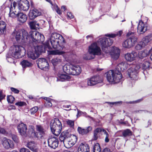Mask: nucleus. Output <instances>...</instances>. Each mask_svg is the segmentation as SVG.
<instances>
[{"instance_id":"nucleus-54","label":"nucleus","mask_w":152,"mask_h":152,"mask_svg":"<svg viewBox=\"0 0 152 152\" xmlns=\"http://www.w3.org/2000/svg\"><path fill=\"white\" fill-rule=\"evenodd\" d=\"M74 121L70 120H68L66 121L67 124L71 127H73L74 126Z\"/></svg>"},{"instance_id":"nucleus-46","label":"nucleus","mask_w":152,"mask_h":152,"mask_svg":"<svg viewBox=\"0 0 152 152\" xmlns=\"http://www.w3.org/2000/svg\"><path fill=\"white\" fill-rule=\"evenodd\" d=\"M105 103H107L109 105H110L111 107H112L113 105H120L122 104V102L121 101L115 102H106Z\"/></svg>"},{"instance_id":"nucleus-25","label":"nucleus","mask_w":152,"mask_h":152,"mask_svg":"<svg viewBox=\"0 0 152 152\" xmlns=\"http://www.w3.org/2000/svg\"><path fill=\"white\" fill-rule=\"evenodd\" d=\"M137 55V53L135 51H132L131 53L126 54L125 55V58L127 61H132L134 60Z\"/></svg>"},{"instance_id":"nucleus-37","label":"nucleus","mask_w":152,"mask_h":152,"mask_svg":"<svg viewBox=\"0 0 152 152\" xmlns=\"http://www.w3.org/2000/svg\"><path fill=\"white\" fill-rule=\"evenodd\" d=\"M29 24L32 29L37 30L38 29H39V24L35 21L30 22Z\"/></svg>"},{"instance_id":"nucleus-31","label":"nucleus","mask_w":152,"mask_h":152,"mask_svg":"<svg viewBox=\"0 0 152 152\" xmlns=\"http://www.w3.org/2000/svg\"><path fill=\"white\" fill-rule=\"evenodd\" d=\"M92 129V127L91 126H88L87 129H83L82 128L78 127V131L79 134L82 135L86 134Z\"/></svg>"},{"instance_id":"nucleus-61","label":"nucleus","mask_w":152,"mask_h":152,"mask_svg":"<svg viewBox=\"0 0 152 152\" xmlns=\"http://www.w3.org/2000/svg\"><path fill=\"white\" fill-rule=\"evenodd\" d=\"M141 100H142L141 99H138L137 100H136L135 101L129 102H128V103H129L130 104L136 103L140 102L141 101Z\"/></svg>"},{"instance_id":"nucleus-48","label":"nucleus","mask_w":152,"mask_h":152,"mask_svg":"<svg viewBox=\"0 0 152 152\" xmlns=\"http://www.w3.org/2000/svg\"><path fill=\"white\" fill-rule=\"evenodd\" d=\"M61 61L60 59L58 58H54L52 60V62L54 66H56L57 64L60 63Z\"/></svg>"},{"instance_id":"nucleus-39","label":"nucleus","mask_w":152,"mask_h":152,"mask_svg":"<svg viewBox=\"0 0 152 152\" xmlns=\"http://www.w3.org/2000/svg\"><path fill=\"white\" fill-rule=\"evenodd\" d=\"M71 64L70 65H64L63 69L64 72L67 74L71 75Z\"/></svg>"},{"instance_id":"nucleus-23","label":"nucleus","mask_w":152,"mask_h":152,"mask_svg":"<svg viewBox=\"0 0 152 152\" xmlns=\"http://www.w3.org/2000/svg\"><path fill=\"white\" fill-rule=\"evenodd\" d=\"M71 75H78L81 72V67L78 65L71 64Z\"/></svg>"},{"instance_id":"nucleus-8","label":"nucleus","mask_w":152,"mask_h":152,"mask_svg":"<svg viewBox=\"0 0 152 152\" xmlns=\"http://www.w3.org/2000/svg\"><path fill=\"white\" fill-rule=\"evenodd\" d=\"M135 33L132 32H129L127 34L128 36H132L129 38L125 40L122 43L123 46L129 48L133 46L137 41V38L135 36Z\"/></svg>"},{"instance_id":"nucleus-11","label":"nucleus","mask_w":152,"mask_h":152,"mask_svg":"<svg viewBox=\"0 0 152 152\" xmlns=\"http://www.w3.org/2000/svg\"><path fill=\"white\" fill-rule=\"evenodd\" d=\"M17 128L18 132L22 137H32L31 132V130L27 132V126L26 124L21 123L18 125Z\"/></svg>"},{"instance_id":"nucleus-53","label":"nucleus","mask_w":152,"mask_h":152,"mask_svg":"<svg viewBox=\"0 0 152 152\" xmlns=\"http://www.w3.org/2000/svg\"><path fill=\"white\" fill-rule=\"evenodd\" d=\"M38 110V108L37 107H34L30 110L31 114H33L35 113Z\"/></svg>"},{"instance_id":"nucleus-55","label":"nucleus","mask_w":152,"mask_h":152,"mask_svg":"<svg viewBox=\"0 0 152 152\" xmlns=\"http://www.w3.org/2000/svg\"><path fill=\"white\" fill-rule=\"evenodd\" d=\"M12 152H18L16 151H13ZM20 152H31L29 150L26 148H22L20 150Z\"/></svg>"},{"instance_id":"nucleus-12","label":"nucleus","mask_w":152,"mask_h":152,"mask_svg":"<svg viewBox=\"0 0 152 152\" xmlns=\"http://www.w3.org/2000/svg\"><path fill=\"white\" fill-rule=\"evenodd\" d=\"M37 62L38 67L41 69L45 71L49 69V65L48 61L44 58H41L38 59Z\"/></svg>"},{"instance_id":"nucleus-38","label":"nucleus","mask_w":152,"mask_h":152,"mask_svg":"<svg viewBox=\"0 0 152 152\" xmlns=\"http://www.w3.org/2000/svg\"><path fill=\"white\" fill-rule=\"evenodd\" d=\"M151 40H152V34H151L145 36L143 38L142 42L145 46Z\"/></svg>"},{"instance_id":"nucleus-41","label":"nucleus","mask_w":152,"mask_h":152,"mask_svg":"<svg viewBox=\"0 0 152 152\" xmlns=\"http://www.w3.org/2000/svg\"><path fill=\"white\" fill-rule=\"evenodd\" d=\"M63 143L65 147L67 148H70L74 145L72 141H70V138L64 142Z\"/></svg>"},{"instance_id":"nucleus-32","label":"nucleus","mask_w":152,"mask_h":152,"mask_svg":"<svg viewBox=\"0 0 152 152\" xmlns=\"http://www.w3.org/2000/svg\"><path fill=\"white\" fill-rule=\"evenodd\" d=\"M150 66V63L147 61H144L143 64H141V67L140 68H141L143 70V73L144 75L145 74V71L147 72V71L149 69Z\"/></svg>"},{"instance_id":"nucleus-64","label":"nucleus","mask_w":152,"mask_h":152,"mask_svg":"<svg viewBox=\"0 0 152 152\" xmlns=\"http://www.w3.org/2000/svg\"><path fill=\"white\" fill-rule=\"evenodd\" d=\"M98 137V134L96 133L95 132H94V135L93 137V140H96L97 139Z\"/></svg>"},{"instance_id":"nucleus-13","label":"nucleus","mask_w":152,"mask_h":152,"mask_svg":"<svg viewBox=\"0 0 152 152\" xmlns=\"http://www.w3.org/2000/svg\"><path fill=\"white\" fill-rule=\"evenodd\" d=\"M88 79L89 82L88 84H89L90 86H93L99 83H100L101 86L103 84L102 78L99 76H94Z\"/></svg>"},{"instance_id":"nucleus-49","label":"nucleus","mask_w":152,"mask_h":152,"mask_svg":"<svg viewBox=\"0 0 152 152\" xmlns=\"http://www.w3.org/2000/svg\"><path fill=\"white\" fill-rule=\"evenodd\" d=\"M0 133L8 136L9 134V132H7L4 128L0 127Z\"/></svg>"},{"instance_id":"nucleus-28","label":"nucleus","mask_w":152,"mask_h":152,"mask_svg":"<svg viewBox=\"0 0 152 152\" xmlns=\"http://www.w3.org/2000/svg\"><path fill=\"white\" fill-rule=\"evenodd\" d=\"M16 17H18V20L20 22L22 23L25 22L27 19L26 15L23 12H18Z\"/></svg>"},{"instance_id":"nucleus-57","label":"nucleus","mask_w":152,"mask_h":152,"mask_svg":"<svg viewBox=\"0 0 152 152\" xmlns=\"http://www.w3.org/2000/svg\"><path fill=\"white\" fill-rule=\"evenodd\" d=\"M15 104L19 106H23L26 105V104L25 102H20L16 103Z\"/></svg>"},{"instance_id":"nucleus-22","label":"nucleus","mask_w":152,"mask_h":152,"mask_svg":"<svg viewBox=\"0 0 152 152\" xmlns=\"http://www.w3.org/2000/svg\"><path fill=\"white\" fill-rule=\"evenodd\" d=\"M41 13L39 10L37 9L34 8L29 11L28 16L31 20H33L37 17L41 15Z\"/></svg>"},{"instance_id":"nucleus-50","label":"nucleus","mask_w":152,"mask_h":152,"mask_svg":"<svg viewBox=\"0 0 152 152\" xmlns=\"http://www.w3.org/2000/svg\"><path fill=\"white\" fill-rule=\"evenodd\" d=\"M7 100L9 103H12L15 100V98L11 95L8 96L7 98Z\"/></svg>"},{"instance_id":"nucleus-33","label":"nucleus","mask_w":152,"mask_h":152,"mask_svg":"<svg viewBox=\"0 0 152 152\" xmlns=\"http://www.w3.org/2000/svg\"><path fill=\"white\" fill-rule=\"evenodd\" d=\"M58 77L57 78V81H63L65 80H69L70 79V77L65 74H58Z\"/></svg>"},{"instance_id":"nucleus-27","label":"nucleus","mask_w":152,"mask_h":152,"mask_svg":"<svg viewBox=\"0 0 152 152\" xmlns=\"http://www.w3.org/2000/svg\"><path fill=\"white\" fill-rule=\"evenodd\" d=\"M120 53V50L118 48H114L113 51L110 53L111 58L114 60H117L119 56Z\"/></svg>"},{"instance_id":"nucleus-43","label":"nucleus","mask_w":152,"mask_h":152,"mask_svg":"<svg viewBox=\"0 0 152 152\" xmlns=\"http://www.w3.org/2000/svg\"><path fill=\"white\" fill-rule=\"evenodd\" d=\"M8 136L11 137L15 142H18V139L17 136L15 134H12L11 131L9 132V134Z\"/></svg>"},{"instance_id":"nucleus-29","label":"nucleus","mask_w":152,"mask_h":152,"mask_svg":"<svg viewBox=\"0 0 152 152\" xmlns=\"http://www.w3.org/2000/svg\"><path fill=\"white\" fill-rule=\"evenodd\" d=\"M78 151L80 152H89V147L87 144H84L82 143L78 149Z\"/></svg>"},{"instance_id":"nucleus-21","label":"nucleus","mask_w":152,"mask_h":152,"mask_svg":"<svg viewBox=\"0 0 152 152\" xmlns=\"http://www.w3.org/2000/svg\"><path fill=\"white\" fill-rule=\"evenodd\" d=\"M41 13L39 10L37 9L34 8L29 11L28 16L31 20H33L37 17L41 15Z\"/></svg>"},{"instance_id":"nucleus-40","label":"nucleus","mask_w":152,"mask_h":152,"mask_svg":"<svg viewBox=\"0 0 152 152\" xmlns=\"http://www.w3.org/2000/svg\"><path fill=\"white\" fill-rule=\"evenodd\" d=\"M128 66V65L126 63L122 62L118 65L117 68L118 69L120 68L121 71H123L127 69Z\"/></svg>"},{"instance_id":"nucleus-51","label":"nucleus","mask_w":152,"mask_h":152,"mask_svg":"<svg viewBox=\"0 0 152 152\" xmlns=\"http://www.w3.org/2000/svg\"><path fill=\"white\" fill-rule=\"evenodd\" d=\"M11 56L8 55H7V60L8 62H10V63H15V61L14 59L12 58L11 57Z\"/></svg>"},{"instance_id":"nucleus-4","label":"nucleus","mask_w":152,"mask_h":152,"mask_svg":"<svg viewBox=\"0 0 152 152\" xmlns=\"http://www.w3.org/2000/svg\"><path fill=\"white\" fill-rule=\"evenodd\" d=\"M106 78L108 81L111 84L118 83L121 81L122 75L119 70H110L106 73Z\"/></svg>"},{"instance_id":"nucleus-2","label":"nucleus","mask_w":152,"mask_h":152,"mask_svg":"<svg viewBox=\"0 0 152 152\" xmlns=\"http://www.w3.org/2000/svg\"><path fill=\"white\" fill-rule=\"evenodd\" d=\"M50 41L53 48L56 50L50 51L49 54L53 55L62 54L63 52L59 50H62L64 48L66 43L62 36L57 33H52L50 36Z\"/></svg>"},{"instance_id":"nucleus-44","label":"nucleus","mask_w":152,"mask_h":152,"mask_svg":"<svg viewBox=\"0 0 152 152\" xmlns=\"http://www.w3.org/2000/svg\"><path fill=\"white\" fill-rule=\"evenodd\" d=\"M43 98L46 100V101L45 103V106L47 107H50L52 106V104L50 101V99L46 97H44Z\"/></svg>"},{"instance_id":"nucleus-20","label":"nucleus","mask_w":152,"mask_h":152,"mask_svg":"<svg viewBox=\"0 0 152 152\" xmlns=\"http://www.w3.org/2000/svg\"><path fill=\"white\" fill-rule=\"evenodd\" d=\"M41 13L39 10L37 9L34 8L29 11L28 16L31 20H33L37 17L41 15Z\"/></svg>"},{"instance_id":"nucleus-6","label":"nucleus","mask_w":152,"mask_h":152,"mask_svg":"<svg viewBox=\"0 0 152 152\" xmlns=\"http://www.w3.org/2000/svg\"><path fill=\"white\" fill-rule=\"evenodd\" d=\"M50 126L52 132L56 136H58L60 134L62 128L61 121L57 118L51 120Z\"/></svg>"},{"instance_id":"nucleus-1","label":"nucleus","mask_w":152,"mask_h":152,"mask_svg":"<svg viewBox=\"0 0 152 152\" xmlns=\"http://www.w3.org/2000/svg\"><path fill=\"white\" fill-rule=\"evenodd\" d=\"M14 33L16 34L17 41L22 44L25 42L28 44L31 39L33 42H42L44 40V35L36 31H30L29 34L23 29L18 30Z\"/></svg>"},{"instance_id":"nucleus-15","label":"nucleus","mask_w":152,"mask_h":152,"mask_svg":"<svg viewBox=\"0 0 152 152\" xmlns=\"http://www.w3.org/2000/svg\"><path fill=\"white\" fill-rule=\"evenodd\" d=\"M58 141L57 138L56 137L51 136L48 139V146L50 147L55 149L58 145Z\"/></svg>"},{"instance_id":"nucleus-45","label":"nucleus","mask_w":152,"mask_h":152,"mask_svg":"<svg viewBox=\"0 0 152 152\" xmlns=\"http://www.w3.org/2000/svg\"><path fill=\"white\" fill-rule=\"evenodd\" d=\"M145 45L142 41L139 42L135 47V49L137 50H140L144 47Z\"/></svg>"},{"instance_id":"nucleus-59","label":"nucleus","mask_w":152,"mask_h":152,"mask_svg":"<svg viewBox=\"0 0 152 152\" xmlns=\"http://www.w3.org/2000/svg\"><path fill=\"white\" fill-rule=\"evenodd\" d=\"M102 132V129L101 128H96L94 131V132H95L96 134H99Z\"/></svg>"},{"instance_id":"nucleus-19","label":"nucleus","mask_w":152,"mask_h":152,"mask_svg":"<svg viewBox=\"0 0 152 152\" xmlns=\"http://www.w3.org/2000/svg\"><path fill=\"white\" fill-rule=\"evenodd\" d=\"M27 54L28 57L33 60H35L37 59L39 56V54L38 53L35 52L33 48H31L30 45Z\"/></svg>"},{"instance_id":"nucleus-62","label":"nucleus","mask_w":152,"mask_h":152,"mask_svg":"<svg viewBox=\"0 0 152 152\" xmlns=\"http://www.w3.org/2000/svg\"><path fill=\"white\" fill-rule=\"evenodd\" d=\"M56 10L57 12L59 15L61 14V12L60 10L58 8V7L57 5H56Z\"/></svg>"},{"instance_id":"nucleus-52","label":"nucleus","mask_w":152,"mask_h":152,"mask_svg":"<svg viewBox=\"0 0 152 152\" xmlns=\"http://www.w3.org/2000/svg\"><path fill=\"white\" fill-rule=\"evenodd\" d=\"M89 81L88 79H87V81H85L81 83V87L82 88H85L87 87L88 86H90L89 84H88Z\"/></svg>"},{"instance_id":"nucleus-47","label":"nucleus","mask_w":152,"mask_h":152,"mask_svg":"<svg viewBox=\"0 0 152 152\" xmlns=\"http://www.w3.org/2000/svg\"><path fill=\"white\" fill-rule=\"evenodd\" d=\"M70 138V141H71L72 143H73L74 145L76 143L77 140V136L74 135H72L71 134Z\"/></svg>"},{"instance_id":"nucleus-63","label":"nucleus","mask_w":152,"mask_h":152,"mask_svg":"<svg viewBox=\"0 0 152 152\" xmlns=\"http://www.w3.org/2000/svg\"><path fill=\"white\" fill-rule=\"evenodd\" d=\"M98 137V134L96 133L95 132H94V135L93 137V140H96L97 139Z\"/></svg>"},{"instance_id":"nucleus-24","label":"nucleus","mask_w":152,"mask_h":152,"mask_svg":"<svg viewBox=\"0 0 152 152\" xmlns=\"http://www.w3.org/2000/svg\"><path fill=\"white\" fill-rule=\"evenodd\" d=\"M71 135V134L68 130L63 132L60 135L59 139L60 142H63V143L65 142L69 138Z\"/></svg>"},{"instance_id":"nucleus-30","label":"nucleus","mask_w":152,"mask_h":152,"mask_svg":"<svg viewBox=\"0 0 152 152\" xmlns=\"http://www.w3.org/2000/svg\"><path fill=\"white\" fill-rule=\"evenodd\" d=\"M37 144L34 141H31L28 143L27 147L31 151L34 152H37L38 148L37 147Z\"/></svg>"},{"instance_id":"nucleus-42","label":"nucleus","mask_w":152,"mask_h":152,"mask_svg":"<svg viewBox=\"0 0 152 152\" xmlns=\"http://www.w3.org/2000/svg\"><path fill=\"white\" fill-rule=\"evenodd\" d=\"M122 134L123 136L125 137L130 136L132 135V132L128 129L123 130Z\"/></svg>"},{"instance_id":"nucleus-14","label":"nucleus","mask_w":152,"mask_h":152,"mask_svg":"<svg viewBox=\"0 0 152 152\" xmlns=\"http://www.w3.org/2000/svg\"><path fill=\"white\" fill-rule=\"evenodd\" d=\"M29 2L27 0H20L18 2V8L20 10L27 11L29 7Z\"/></svg>"},{"instance_id":"nucleus-5","label":"nucleus","mask_w":152,"mask_h":152,"mask_svg":"<svg viewBox=\"0 0 152 152\" xmlns=\"http://www.w3.org/2000/svg\"><path fill=\"white\" fill-rule=\"evenodd\" d=\"M25 48L20 45H14L12 46L10 49L8 55L15 58H19L25 54Z\"/></svg>"},{"instance_id":"nucleus-35","label":"nucleus","mask_w":152,"mask_h":152,"mask_svg":"<svg viewBox=\"0 0 152 152\" xmlns=\"http://www.w3.org/2000/svg\"><path fill=\"white\" fill-rule=\"evenodd\" d=\"M22 67L23 69H25L27 67H29L32 66L33 64L31 62L29 61L28 60H23L21 62Z\"/></svg>"},{"instance_id":"nucleus-60","label":"nucleus","mask_w":152,"mask_h":152,"mask_svg":"<svg viewBox=\"0 0 152 152\" xmlns=\"http://www.w3.org/2000/svg\"><path fill=\"white\" fill-rule=\"evenodd\" d=\"M5 95L3 94H2V91H0V101H1V100L3 99L5 97Z\"/></svg>"},{"instance_id":"nucleus-16","label":"nucleus","mask_w":152,"mask_h":152,"mask_svg":"<svg viewBox=\"0 0 152 152\" xmlns=\"http://www.w3.org/2000/svg\"><path fill=\"white\" fill-rule=\"evenodd\" d=\"M147 29V23H144L142 20L139 21L137 27V32L140 34H143Z\"/></svg>"},{"instance_id":"nucleus-58","label":"nucleus","mask_w":152,"mask_h":152,"mask_svg":"<svg viewBox=\"0 0 152 152\" xmlns=\"http://www.w3.org/2000/svg\"><path fill=\"white\" fill-rule=\"evenodd\" d=\"M11 91L15 94H18L19 92V91L16 88L11 87L10 88Z\"/></svg>"},{"instance_id":"nucleus-3","label":"nucleus","mask_w":152,"mask_h":152,"mask_svg":"<svg viewBox=\"0 0 152 152\" xmlns=\"http://www.w3.org/2000/svg\"><path fill=\"white\" fill-rule=\"evenodd\" d=\"M122 33V31H120L116 33L106 34L105 36L109 37V38H100L98 42L99 44L101 46L102 49L104 50V48H106L112 45L113 42V40L111 39V38H114L116 36H120Z\"/></svg>"},{"instance_id":"nucleus-10","label":"nucleus","mask_w":152,"mask_h":152,"mask_svg":"<svg viewBox=\"0 0 152 152\" xmlns=\"http://www.w3.org/2000/svg\"><path fill=\"white\" fill-rule=\"evenodd\" d=\"M140 67V65L137 64L134 67L130 68L128 70V75L132 80H136L137 79L138 73Z\"/></svg>"},{"instance_id":"nucleus-56","label":"nucleus","mask_w":152,"mask_h":152,"mask_svg":"<svg viewBox=\"0 0 152 152\" xmlns=\"http://www.w3.org/2000/svg\"><path fill=\"white\" fill-rule=\"evenodd\" d=\"M45 48H48L50 49H51L52 47L50 44V42L49 40L47 41L45 43Z\"/></svg>"},{"instance_id":"nucleus-18","label":"nucleus","mask_w":152,"mask_h":152,"mask_svg":"<svg viewBox=\"0 0 152 152\" xmlns=\"http://www.w3.org/2000/svg\"><path fill=\"white\" fill-rule=\"evenodd\" d=\"M43 41H43L42 42L40 41L39 42H38L37 41L33 42L31 39V41L30 42H29V43L30 44V46L31 48H33L35 52H38L39 54L40 53L42 52L43 51V46L42 45H37L36 46H35L34 45V44H36V42H43Z\"/></svg>"},{"instance_id":"nucleus-9","label":"nucleus","mask_w":152,"mask_h":152,"mask_svg":"<svg viewBox=\"0 0 152 152\" xmlns=\"http://www.w3.org/2000/svg\"><path fill=\"white\" fill-rule=\"evenodd\" d=\"M101 49L96 43H93L91 44L89 47L88 51L90 53L88 56H90L91 55H93V56L90 57H88L87 59L90 60L94 59L96 55H99L101 54Z\"/></svg>"},{"instance_id":"nucleus-17","label":"nucleus","mask_w":152,"mask_h":152,"mask_svg":"<svg viewBox=\"0 0 152 152\" xmlns=\"http://www.w3.org/2000/svg\"><path fill=\"white\" fill-rule=\"evenodd\" d=\"M2 144L4 148L7 149L13 148L14 146L13 141L6 137L2 139Z\"/></svg>"},{"instance_id":"nucleus-34","label":"nucleus","mask_w":152,"mask_h":152,"mask_svg":"<svg viewBox=\"0 0 152 152\" xmlns=\"http://www.w3.org/2000/svg\"><path fill=\"white\" fill-rule=\"evenodd\" d=\"M151 50H144L138 53L139 57L140 59H143L149 55L151 53Z\"/></svg>"},{"instance_id":"nucleus-26","label":"nucleus","mask_w":152,"mask_h":152,"mask_svg":"<svg viewBox=\"0 0 152 152\" xmlns=\"http://www.w3.org/2000/svg\"><path fill=\"white\" fill-rule=\"evenodd\" d=\"M16 2L14 1L13 3L12 6L11 5V7L10 8V11L9 14V16L12 18H16V14L18 13L15 10L16 5Z\"/></svg>"},{"instance_id":"nucleus-36","label":"nucleus","mask_w":152,"mask_h":152,"mask_svg":"<svg viewBox=\"0 0 152 152\" xmlns=\"http://www.w3.org/2000/svg\"><path fill=\"white\" fill-rule=\"evenodd\" d=\"M6 24L3 21H0V35L4 34L6 32Z\"/></svg>"},{"instance_id":"nucleus-7","label":"nucleus","mask_w":152,"mask_h":152,"mask_svg":"<svg viewBox=\"0 0 152 152\" xmlns=\"http://www.w3.org/2000/svg\"><path fill=\"white\" fill-rule=\"evenodd\" d=\"M31 134L38 139H42L45 135L46 132V129L45 127L41 125H37L36 126V129L37 132H35L33 127L31 126Z\"/></svg>"}]
</instances>
